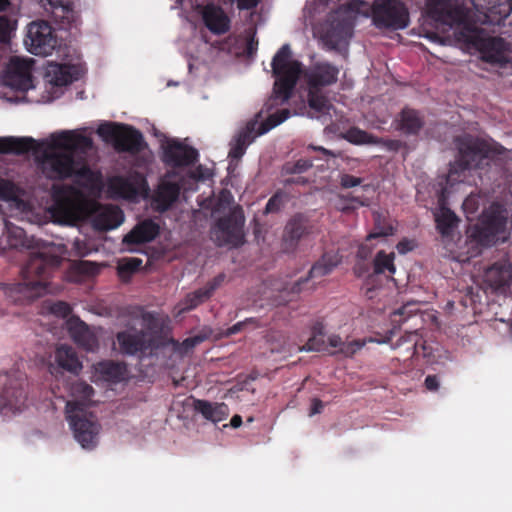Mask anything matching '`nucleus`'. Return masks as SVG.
<instances>
[{"label": "nucleus", "instance_id": "obj_1", "mask_svg": "<svg viewBox=\"0 0 512 512\" xmlns=\"http://www.w3.org/2000/svg\"><path fill=\"white\" fill-rule=\"evenodd\" d=\"M92 146L93 141L90 137L72 131H63L51 135L50 148L63 149L66 152L45 150L41 156V168L47 178L51 180L73 179L75 185L54 184L52 186L56 210L67 217L73 216L75 202L81 196L78 187L87 188L95 182V175L91 168L87 164L77 161L73 153L86 152Z\"/></svg>", "mask_w": 512, "mask_h": 512}, {"label": "nucleus", "instance_id": "obj_2", "mask_svg": "<svg viewBox=\"0 0 512 512\" xmlns=\"http://www.w3.org/2000/svg\"><path fill=\"white\" fill-rule=\"evenodd\" d=\"M5 238L8 248L38 249L31 252L27 263L21 270L22 282L14 284L0 283L5 297L9 302L24 305L46 293L48 278L51 272L60 265V257L50 254L40 240L29 239L23 228L9 222L5 223Z\"/></svg>", "mask_w": 512, "mask_h": 512}, {"label": "nucleus", "instance_id": "obj_3", "mask_svg": "<svg viewBox=\"0 0 512 512\" xmlns=\"http://www.w3.org/2000/svg\"><path fill=\"white\" fill-rule=\"evenodd\" d=\"M271 67L275 82L273 94L266 104L267 110L288 102L300 76H303L308 88L321 90L335 84L339 75V68L326 61L316 62L303 69L302 63L292 58L289 44H284L276 52Z\"/></svg>", "mask_w": 512, "mask_h": 512}, {"label": "nucleus", "instance_id": "obj_4", "mask_svg": "<svg viewBox=\"0 0 512 512\" xmlns=\"http://www.w3.org/2000/svg\"><path fill=\"white\" fill-rule=\"evenodd\" d=\"M457 156L450 173L477 170L479 176L487 175L496 181L502 176L504 162L502 152L492 149L484 140L470 134L457 136L454 139Z\"/></svg>", "mask_w": 512, "mask_h": 512}, {"label": "nucleus", "instance_id": "obj_5", "mask_svg": "<svg viewBox=\"0 0 512 512\" xmlns=\"http://www.w3.org/2000/svg\"><path fill=\"white\" fill-rule=\"evenodd\" d=\"M290 114V110L285 108L270 114L264 122L259 123L257 118L250 120L234 137L228 156L234 160L241 159L247 147L257 136L263 135L280 125L290 117Z\"/></svg>", "mask_w": 512, "mask_h": 512}, {"label": "nucleus", "instance_id": "obj_6", "mask_svg": "<svg viewBox=\"0 0 512 512\" xmlns=\"http://www.w3.org/2000/svg\"><path fill=\"white\" fill-rule=\"evenodd\" d=\"M97 134L105 142H111L118 152H127L135 155L146 147L143 134L128 124L105 122L99 125Z\"/></svg>", "mask_w": 512, "mask_h": 512}, {"label": "nucleus", "instance_id": "obj_7", "mask_svg": "<svg viewBox=\"0 0 512 512\" xmlns=\"http://www.w3.org/2000/svg\"><path fill=\"white\" fill-rule=\"evenodd\" d=\"M81 403H66V419L73 431L76 441L84 449H93L98 443L100 424L96 417L83 410Z\"/></svg>", "mask_w": 512, "mask_h": 512}, {"label": "nucleus", "instance_id": "obj_8", "mask_svg": "<svg viewBox=\"0 0 512 512\" xmlns=\"http://www.w3.org/2000/svg\"><path fill=\"white\" fill-rule=\"evenodd\" d=\"M371 18L374 26L381 30H403L410 24L409 9L402 0H374Z\"/></svg>", "mask_w": 512, "mask_h": 512}, {"label": "nucleus", "instance_id": "obj_9", "mask_svg": "<svg viewBox=\"0 0 512 512\" xmlns=\"http://www.w3.org/2000/svg\"><path fill=\"white\" fill-rule=\"evenodd\" d=\"M0 383L3 388L0 392V414H8L22 411L26 406L27 391L26 379L22 374L0 375Z\"/></svg>", "mask_w": 512, "mask_h": 512}, {"label": "nucleus", "instance_id": "obj_10", "mask_svg": "<svg viewBox=\"0 0 512 512\" xmlns=\"http://www.w3.org/2000/svg\"><path fill=\"white\" fill-rule=\"evenodd\" d=\"M388 341L391 344V348L398 351V360L412 362L414 358H418L422 355L427 363L435 362L433 348L427 344L417 329L414 331H406L404 335L400 336L396 341H393L392 337H389ZM412 366H414L413 363L407 365V367Z\"/></svg>", "mask_w": 512, "mask_h": 512}, {"label": "nucleus", "instance_id": "obj_11", "mask_svg": "<svg viewBox=\"0 0 512 512\" xmlns=\"http://www.w3.org/2000/svg\"><path fill=\"white\" fill-rule=\"evenodd\" d=\"M24 42L30 53L37 56H48L55 49L57 38L48 22L35 21L28 25Z\"/></svg>", "mask_w": 512, "mask_h": 512}, {"label": "nucleus", "instance_id": "obj_12", "mask_svg": "<svg viewBox=\"0 0 512 512\" xmlns=\"http://www.w3.org/2000/svg\"><path fill=\"white\" fill-rule=\"evenodd\" d=\"M162 161L170 167L180 168L194 165L198 161L197 149L178 139H169L162 145Z\"/></svg>", "mask_w": 512, "mask_h": 512}, {"label": "nucleus", "instance_id": "obj_13", "mask_svg": "<svg viewBox=\"0 0 512 512\" xmlns=\"http://www.w3.org/2000/svg\"><path fill=\"white\" fill-rule=\"evenodd\" d=\"M313 228V224L306 215L302 213L293 215L284 228L283 250L288 253L295 251L300 240L310 235Z\"/></svg>", "mask_w": 512, "mask_h": 512}, {"label": "nucleus", "instance_id": "obj_14", "mask_svg": "<svg viewBox=\"0 0 512 512\" xmlns=\"http://www.w3.org/2000/svg\"><path fill=\"white\" fill-rule=\"evenodd\" d=\"M395 253H386L384 250H380L376 253L373 259V273L369 274L362 287L364 295L368 299L375 297V286L374 282L378 275H387L388 278L392 279V276L396 272V266L394 264Z\"/></svg>", "mask_w": 512, "mask_h": 512}, {"label": "nucleus", "instance_id": "obj_15", "mask_svg": "<svg viewBox=\"0 0 512 512\" xmlns=\"http://www.w3.org/2000/svg\"><path fill=\"white\" fill-rule=\"evenodd\" d=\"M483 281L493 291L505 293L512 281V264L509 259L503 258L488 266Z\"/></svg>", "mask_w": 512, "mask_h": 512}, {"label": "nucleus", "instance_id": "obj_16", "mask_svg": "<svg viewBox=\"0 0 512 512\" xmlns=\"http://www.w3.org/2000/svg\"><path fill=\"white\" fill-rule=\"evenodd\" d=\"M116 339L120 346V350L126 355H136L137 353H145L158 347L154 339L149 338L144 330L140 331H121L116 335Z\"/></svg>", "mask_w": 512, "mask_h": 512}, {"label": "nucleus", "instance_id": "obj_17", "mask_svg": "<svg viewBox=\"0 0 512 512\" xmlns=\"http://www.w3.org/2000/svg\"><path fill=\"white\" fill-rule=\"evenodd\" d=\"M244 224V217L231 213L228 216L218 219L216 227L218 232L222 234L223 244H232L238 246L242 243V227Z\"/></svg>", "mask_w": 512, "mask_h": 512}, {"label": "nucleus", "instance_id": "obj_18", "mask_svg": "<svg viewBox=\"0 0 512 512\" xmlns=\"http://www.w3.org/2000/svg\"><path fill=\"white\" fill-rule=\"evenodd\" d=\"M226 279L225 273H219L207 284L191 293H188L181 302L182 311H190L210 299L213 293L223 284Z\"/></svg>", "mask_w": 512, "mask_h": 512}, {"label": "nucleus", "instance_id": "obj_19", "mask_svg": "<svg viewBox=\"0 0 512 512\" xmlns=\"http://www.w3.org/2000/svg\"><path fill=\"white\" fill-rule=\"evenodd\" d=\"M205 26L215 35H222L230 29V18L222 7L213 3L206 4L201 10Z\"/></svg>", "mask_w": 512, "mask_h": 512}, {"label": "nucleus", "instance_id": "obj_20", "mask_svg": "<svg viewBox=\"0 0 512 512\" xmlns=\"http://www.w3.org/2000/svg\"><path fill=\"white\" fill-rule=\"evenodd\" d=\"M68 330L75 344L88 351L95 352L99 348V341L95 333L80 319H71Z\"/></svg>", "mask_w": 512, "mask_h": 512}, {"label": "nucleus", "instance_id": "obj_21", "mask_svg": "<svg viewBox=\"0 0 512 512\" xmlns=\"http://www.w3.org/2000/svg\"><path fill=\"white\" fill-rule=\"evenodd\" d=\"M484 61L492 64H501L506 61L505 41L500 37L481 38L476 43Z\"/></svg>", "mask_w": 512, "mask_h": 512}, {"label": "nucleus", "instance_id": "obj_22", "mask_svg": "<svg viewBox=\"0 0 512 512\" xmlns=\"http://www.w3.org/2000/svg\"><path fill=\"white\" fill-rule=\"evenodd\" d=\"M80 70L76 65L52 63L48 66L45 77L53 86H67L79 79Z\"/></svg>", "mask_w": 512, "mask_h": 512}, {"label": "nucleus", "instance_id": "obj_23", "mask_svg": "<svg viewBox=\"0 0 512 512\" xmlns=\"http://www.w3.org/2000/svg\"><path fill=\"white\" fill-rule=\"evenodd\" d=\"M160 232V227L153 220H144L137 224L123 241L129 245L144 244L153 241Z\"/></svg>", "mask_w": 512, "mask_h": 512}, {"label": "nucleus", "instance_id": "obj_24", "mask_svg": "<svg viewBox=\"0 0 512 512\" xmlns=\"http://www.w3.org/2000/svg\"><path fill=\"white\" fill-rule=\"evenodd\" d=\"M124 221L123 211L114 205L102 207L93 219V226L100 231H108L117 228Z\"/></svg>", "mask_w": 512, "mask_h": 512}, {"label": "nucleus", "instance_id": "obj_25", "mask_svg": "<svg viewBox=\"0 0 512 512\" xmlns=\"http://www.w3.org/2000/svg\"><path fill=\"white\" fill-rule=\"evenodd\" d=\"M353 32V23L349 18H333L325 32L324 39L333 47L347 41Z\"/></svg>", "mask_w": 512, "mask_h": 512}, {"label": "nucleus", "instance_id": "obj_26", "mask_svg": "<svg viewBox=\"0 0 512 512\" xmlns=\"http://www.w3.org/2000/svg\"><path fill=\"white\" fill-rule=\"evenodd\" d=\"M339 258L337 254L325 253L319 261H317L310 269L309 276L300 279L292 286V292L300 293L302 285L308 281V278L322 277L328 275L338 265Z\"/></svg>", "mask_w": 512, "mask_h": 512}, {"label": "nucleus", "instance_id": "obj_27", "mask_svg": "<svg viewBox=\"0 0 512 512\" xmlns=\"http://www.w3.org/2000/svg\"><path fill=\"white\" fill-rule=\"evenodd\" d=\"M40 144L31 137H0V153L21 155L30 151L38 152Z\"/></svg>", "mask_w": 512, "mask_h": 512}, {"label": "nucleus", "instance_id": "obj_28", "mask_svg": "<svg viewBox=\"0 0 512 512\" xmlns=\"http://www.w3.org/2000/svg\"><path fill=\"white\" fill-rule=\"evenodd\" d=\"M44 6L50 7L55 22L62 26H70L77 20V13L73 7V0H41Z\"/></svg>", "mask_w": 512, "mask_h": 512}, {"label": "nucleus", "instance_id": "obj_29", "mask_svg": "<svg viewBox=\"0 0 512 512\" xmlns=\"http://www.w3.org/2000/svg\"><path fill=\"white\" fill-rule=\"evenodd\" d=\"M397 121V129L406 135L416 136L424 127L423 115L415 109L405 107L401 110Z\"/></svg>", "mask_w": 512, "mask_h": 512}, {"label": "nucleus", "instance_id": "obj_30", "mask_svg": "<svg viewBox=\"0 0 512 512\" xmlns=\"http://www.w3.org/2000/svg\"><path fill=\"white\" fill-rule=\"evenodd\" d=\"M145 183V179L139 174L130 177L117 176L111 181V188L121 197L133 199L138 196Z\"/></svg>", "mask_w": 512, "mask_h": 512}, {"label": "nucleus", "instance_id": "obj_31", "mask_svg": "<svg viewBox=\"0 0 512 512\" xmlns=\"http://www.w3.org/2000/svg\"><path fill=\"white\" fill-rule=\"evenodd\" d=\"M180 186L175 182H163L159 185L155 193L156 209L159 212L169 210L178 200L180 195Z\"/></svg>", "mask_w": 512, "mask_h": 512}, {"label": "nucleus", "instance_id": "obj_32", "mask_svg": "<svg viewBox=\"0 0 512 512\" xmlns=\"http://www.w3.org/2000/svg\"><path fill=\"white\" fill-rule=\"evenodd\" d=\"M32 60L14 56L10 59L7 66V73L11 78H17L20 81L22 89H28L32 83Z\"/></svg>", "mask_w": 512, "mask_h": 512}, {"label": "nucleus", "instance_id": "obj_33", "mask_svg": "<svg viewBox=\"0 0 512 512\" xmlns=\"http://www.w3.org/2000/svg\"><path fill=\"white\" fill-rule=\"evenodd\" d=\"M480 220L498 235L506 231L508 212L500 204H492L481 216Z\"/></svg>", "mask_w": 512, "mask_h": 512}, {"label": "nucleus", "instance_id": "obj_34", "mask_svg": "<svg viewBox=\"0 0 512 512\" xmlns=\"http://www.w3.org/2000/svg\"><path fill=\"white\" fill-rule=\"evenodd\" d=\"M55 361L58 368H61L74 375H78L82 370V363L79 360L76 351L67 345H60L55 352Z\"/></svg>", "mask_w": 512, "mask_h": 512}, {"label": "nucleus", "instance_id": "obj_35", "mask_svg": "<svg viewBox=\"0 0 512 512\" xmlns=\"http://www.w3.org/2000/svg\"><path fill=\"white\" fill-rule=\"evenodd\" d=\"M193 407L205 419L214 423L224 420L228 415V406L225 403H211L207 400L195 399Z\"/></svg>", "mask_w": 512, "mask_h": 512}, {"label": "nucleus", "instance_id": "obj_36", "mask_svg": "<svg viewBox=\"0 0 512 512\" xmlns=\"http://www.w3.org/2000/svg\"><path fill=\"white\" fill-rule=\"evenodd\" d=\"M428 16L436 22L451 25L454 20V12L447 0H429L427 4Z\"/></svg>", "mask_w": 512, "mask_h": 512}, {"label": "nucleus", "instance_id": "obj_37", "mask_svg": "<svg viewBox=\"0 0 512 512\" xmlns=\"http://www.w3.org/2000/svg\"><path fill=\"white\" fill-rule=\"evenodd\" d=\"M436 228L442 237H450L457 228L459 218L447 207H441L439 213L435 215Z\"/></svg>", "mask_w": 512, "mask_h": 512}, {"label": "nucleus", "instance_id": "obj_38", "mask_svg": "<svg viewBox=\"0 0 512 512\" xmlns=\"http://www.w3.org/2000/svg\"><path fill=\"white\" fill-rule=\"evenodd\" d=\"M469 238L481 246L488 247L497 241L498 234L480 220L469 230Z\"/></svg>", "mask_w": 512, "mask_h": 512}, {"label": "nucleus", "instance_id": "obj_39", "mask_svg": "<svg viewBox=\"0 0 512 512\" xmlns=\"http://www.w3.org/2000/svg\"><path fill=\"white\" fill-rule=\"evenodd\" d=\"M96 371L107 381L119 382L123 380L126 368L121 363L105 361L97 365Z\"/></svg>", "mask_w": 512, "mask_h": 512}, {"label": "nucleus", "instance_id": "obj_40", "mask_svg": "<svg viewBox=\"0 0 512 512\" xmlns=\"http://www.w3.org/2000/svg\"><path fill=\"white\" fill-rule=\"evenodd\" d=\"M481 3H474L476 7L486 10L490 14H496L506 18L512 11V0H479Z\"/></svg>", "mask_w": 512, "mask_h": 512}, {"label": "nucleus", "instance_id": "obj_41", "mask_svg": "<svg viewBox=\"0 0 512 512\" xmlns=\"http://www.w3.org/2000/svg\"><path fill=\"white\" fill-rule=\"evenodd\" d=\"M343 138L348 142L355 145L372 144L378 145L381 143V139L358 128L351 127L344 134Z\"/></svg>", "mask_w": 512, "mask_h": 512}, {"label": "nucleus", "instance_id": "obj_42", "mask_svg": "<svg viewBox=\"0 0 512 512\" xmlns=\"http://www.w3.org/2000/svg\"><path fill=\"white\" fill-rule=\"evenodd\" d=\"M93 394V387L84 381H76L71 386V395L75 398L71 402L81 403L84 411H86Z\"/></svg>", "mask_w": 512, "mask_h": 512}, {"label": "nucleus", "instance_id": "obj_43", "mask_svg": "<svg viewBox=\"0 0 512 512\" xmlns=\"http://www.w3.org/2000/svg\"><path fill=\"white\" fill-rule=\"evenodd\" d=\"M9 0H0V12L6 11L10 6ZM14 29V22L6 15H0V43H8L10 34Z\"/></svg>", "mask_w": 512, "mask_h": 512}, {"label": "nucleus", "instance_id": "obj_44", "mask_svg": "<svg viewBox=\"0 0 512 512\" xmlns=\"http://www.w3.org/2000/svg\"><path fill=\"white\" fill-rule=\"evenodd\" d=\"M142 266V260L140 258L132 257L125 258L118 263L117 273L118 276L123 280L127 281L130 277L139 271Z\"/></svg>", "mask_w": 512, "mask_h": 512}, {"label": "nucleus", "instance_id": "obj_45", "mask_svg": "<svg viewBox=\"0 0 512 512\" xmlns=\"http://www.w3.org/2000/svg\"><path fill=\"white\" fill-rule=\"evenodd\" d=\"M131 315L136 319H140L143 326L149 331L154 332L160 329L158 318L154 312L145 311L142 307H136Z\"/></svg>", "mask_w": 512, "mask_h": 512}, {"label": "nucleus", "instance_id": "obj_46", "mask_svg": "<svg viewBox=\"0 0 512 512\" xmlns=\"http://www.w3.org/2000/svg\"><path fill=\"white\" fill-rule=\"evenodd\" d=\"M308 104L317 112H325L330 107L327 97L315 88H308Z\"/></svg>", "mask_w": 512, "mask_h": 512}, {"label": "nucleus", "instance_id": "obj_47", "mask_svg": "<svg viewBox=\"0 0 512 512\" xmlns=\"http://www.w3.org/2000/svg\"><path fill=\"white\" fill-rule=\"evenodd\" d=\"M204 338L200 335H196L193 337L186 338L182 343H179L178 341L174 339H170L169 343L172 345V349L174 352H177L179 354L187 353L189 350L193 349L197 345H199L201 342H203Z\"/></svg>", "mask_w": 512, "mask_h": 512}, {"label": "nucleus", "instance_id": "obj_48", "mask_svg": "<svg viewBox=\"0 0 512 512\" xmlns=\"http://www.w3.org/2000/svg\"><path fill=\"white\" fill-rule=\"evenodd\" d=\"M416 302H407L392 314V322L401 324L417 312Z\"/></svg>", "mask_w": 512, "mask_h": 512}, {"label": "nucleus", "instance_id": "obj_49", "mask_svg": "<svg viewBox=\"0 0 512 512\" xmlns=\"http://www.w3.org/2000/svg\"><path fill=\"white\" fill-rule=\"evenodd\" d=\"M300 351H326L327 345L324 337L311 334L305 345L299 348Z\"/></svg>", "mask_w": 512, "mask_h": 512}, {"label": "nucleus", "instance_id": "obj_50", "mask_svg": "<svg viewBox=\"0 0 512 512\" xmlns=\"http://www.w3.org/2000/svg\"><path fill=\"white\" fill-rule=\"evenodd\" d=\"M365 343V340L360 339L344 342L340 354L344 355L345 357H353L359 350L363 348Z\"/></svg>", "mask_w": 512, "mask_h": 512}, {"label": "nucleus", "instance_id": "obj_51", "mask_svg": "<svg viewBox=\"0 0 512 512\" xmlns=\"http://www.w3.org/2000/svg\"><path fill=\"white\" fill-rule=\"evenodd\" d=\"M49 310L53 315L60 318H66L72 312L70 305L64 301H57L52 303L49 307Z\"/></svg>", "mask_w": 512, "mask_h": 512}, {"label": "nucleus", "instance_id": "obj_52", "mask_svg": "<svg viewBox=\"0 0 512 512\" xmlns=\"http://www.w3.org/2000/svg\"><path fill=\"white\" fill-rule=\"evenodd\" d=\"M283 205V196L280 192H276L267 202L265 206V214L278 212Z\"/></svg>", "mask_w": 512, "mask_h": 512}, {"label": "nucleus", "instance_id": "obj_53", "mask_svg": "<svg viewBox=\"0 0 512 512\" xmlns=\"http://www.w3.org/2000/svg\"><path fill=\"white\" fill-rule=\"evenodd\" d=\"M14 197V185L3 178H0V198L10 200Z\"/></svg>", "mask_w": 512, "mask_h": 512}, {"label": "nucleus", "instance_id": "obj_54", "mask_svg": "<svg viewBox=\"0 0 512 512\" xmlns=\"http://www.w3.org/2000/svg\"><path fill=\"white\" fill-rule=\"evenodd\" d=\"M75 269L84 275H94L98 271L95 263L83 260L75 264Z\"/></svg>", "mask_w": 512, "mask_h": 512}, {"label": "nucleus", "instance_id": "obj_55", "mask_svg": "<svg viewBox=\"0 0 512 512\" xmlns=\"http://www.w3.org/2000/svg\"><path fill=\"white\" fill-rule=\"evenodd\" d=\"M313 166V162L310 159H299L290 168L289 173H303L309 170Z\"/></svg>", "mask_w": 512, "mask_h": 512}, {"label": "nucleus", "instance_id": "obj_56", "mask_svg": "<svg viewBox=\"0 0 512 512\" xmlns=\"http://www.w3.org/2000/svg\"><path fill=\"white\" fill-rule=\"evenodd\" d=\"M362 179L350 174H343L340 179V184L343 188H352L360 185Z\"/></svg>", "mask_w": 512, "mask_h": 512}, {"label": "nucleus", "instance_id": "obj_57", "mask_svg": "<svg viewBox=\"0 0 512 512\" xmlns=\"http://www.w3.org/2000/svg\"><path fill=\"white\" fill-rule=\"evenodd\" d=\"M424 385L429 391H437L439 388V380L436 375H427L424 381Z\"/></svg>", "mask_w": 512, "mask_h": 512}, {"label": "nucleus", "instance_id": "obj_58", "mask_svg": "<svg viewBox=\"0 0 512 512\" xmlns=\"http://www.w3.org/2000/svg\"><path fill=\"white\" fill-rule=\"evenodd\" d=\"M396 248L400 254H406L407 252L413 250L414 243L410 240L403 239L398 242Z\"/></svg>", "mask_w": 512, "mask_h": 512}, {"label": "nucleus", "instance_id": "obj_59", "mask_svg": "<svg viewBox=\"0 0 512 512\" xmlns=\"http://www.w3.org/2000/svg\"><path fill=\"white\" fill-rule=\"evenodd\" d=\"M323 408H324V403L318 398H313L311 401L309 416H314L316 414H320L323 411Z\"/></svg>", "mask_w": 512, "mask_h": 512}, {"label": "nucleus", "instance_id": "obj_60", "mask_svg": "<svg viewBox=\"0 0 512 512\" xmlns=\"http://www.w3.org/2000/svg\"><path fill=\"white\" fill-rule=\"evenodd\" d=\"M328 345L333 348H338L337 352L332 353V354H335V353L341 352L344 342L342 341V339L339 335H331L328 337Z\"/></svg>", "mask_w": 512, "mask_h": 512}, {"label": "nucleus", "instance_id": "obj_61", "mask_svg": "<svg viewBox=\"0 0 512 512\" xmlns=\"http://www.w3.org/2000/svg\"><path fill=\"white\" fill-rule=\"evenodd\" d=\"M258 41L255 40L254 35L250 36L246 43V53L249 57L253 56L257 51Z\"/></svg>", "mask_w": 512, "mask_h": 512}, {"label": "nucleus", "instance_id": "obj_62", "mask_svg": "<svg viewBox=\"0 0 512 512\" xmlns=\"http://www.w3.org/2000/svg\"><path fill=\"white\" fill-rule=\"evenodd\" d=\"M260 0H237V7L240 10H249L255 8Z\"/></svg>", "mask_w": 512, "mask_h": 512}, {"label": "nucleus", "instance_id": "obj_63", "mask_svg": "<svg viewBox=\"0 0 512 512\" xmlns=\"http://www.w3.org/2000/svg\"><path fill=\"white\" fill-rule=\"evenodd\" d=\"M311 334L324 337V335H325L324 323L322 321H316L311 327Z\"/></svg>", "mask_w": 512, "mask_h": 512}, {"label": "nucleus", "instance_id": "obj_64", "mask_svg": "<svg viewBox=\"0 0 512 512\" xmlns=\"http://www.w3.org/2000/svg\"><path fill=\"white\" fill-rule=\"evenodd\" d=\"M464 210H470L471 212H475L477 210V201L473 197H468L463 202Z\"/></svg>", "mask_w": 512, "mask_h": 512}]
</instances>
